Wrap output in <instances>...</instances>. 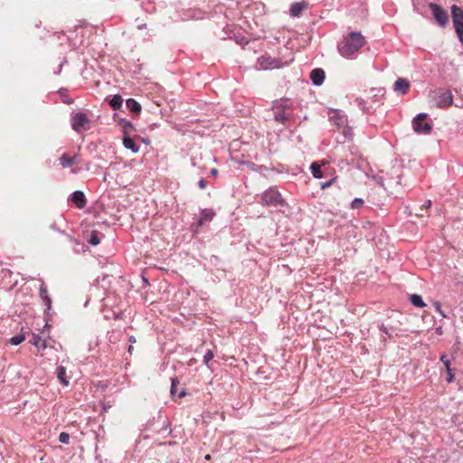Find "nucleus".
Listing matches in <instances>:
<instances>
[{
  "label": "nucleus",
  "instance_id": "obj_1",
  "mask_svg": "<svg viewBox=\"0 0 463 463\" xmlns=\"http://www.w3.org/2000/svg\"><path fill=\"white\" fill-rule=\"evenodd\" d=\"M364 43V37L361 33L352 32L338 44V52L343 57L350 58L356 53Z\"/></svg>",
  "mask_w": 463,
  "mask_h": 463
},
{
  "label": "nucleus",
  "instance_id": "obj_2",
  "mask_svg": "<svg viewBox=\"0 0 463 463\" xmlns=\"http://www.w3.org/2000/svg\"><path fill=\"white\" fill-rule=\"evenodd\" d=\"M262 203L268 206H285L286 201L276 187H269L261 196Z\"/></svg>",
  "mask_w": 463,
  "mask_h": 463
},
{
  "label": "nucleus",
  "instance_id": "obj_3",
  "mask_svg": "<svg viewBox=\"0 0 463 463\" xmlns=\"http://www.w3.org/2000/svg\"><path fill=\"white\" fill-rule=\"evenodd\" d=\"M451 15L457 35L463 44V10L458 5H452Z\"/></svg>",
  "mask_w": 463,
  "mask_h": 463
},
{
  "label": "nucleus",
  "instance_id": "obj_4",
  "mask_svg": "<svg viewBox=\"0 0 463 463\" xmlns=\"http://www.w3.org/2000/svg\"><path fill=\"white\" fill-rule=\"evenodd\" d=\"M71 128L77 133L90 128V119L83 112H77L71 115Z\"/></svg>",
  "mask_w": 463,
  "mask_h": 463
},
{
  "label": "nucleus",
  "instance_id": "obj_5",
  "mask_svg": "<svg viewBox=\"0 0 463 463\" xmlns=\"http://www.w3.org/2000/svg\"><path fill=\"white\" fill-rule=\"evenodd\" d=\"M427 114L420 113L413 118L412 125L416 133L426 135L431 131L432 126L425 122Z\"/></svg>",
  "mask_w": 463,
  "mask_h": 463
},
{
  "label": "nucleus",
  "instance_id": "obj_6",
  "mask_svg": "<svg viewBox=\"0 0 463 463\" xmlns=\"http://www.w3.org/2000/svg\"><path fill=\"white\" fill-rule=\"evenodd\" d=\"M288 105L283 101H276L273 105L274 119L281 124H285L289 119V114L287 112Z\"/></svg>",
  "mask_w": 463,
  "mask_h": 463
},
{
  "label": "nucleus",
  "instance_id": "obj_7",
  "mask_svg": "<svg viewBox=\"0 0 463 463\" xmlns=\"http://www.w3.org/2000/svg\"><path fill=\"white\" fill-rule=\"evenodd\" d=\"M430 9L432 12L433 16L441 27H445L449 23V15L447 12L441 8L439 5L430 3L429 5Z\"/></svg>",
  "mask_w": 463,
  "mask_h": 463
},
{
  "label": "nucleus",
  "instance_id": "obj_8",
  "mask_svg": "<svg viewBox=\"0 0 463 463\" xmlns=\"http://www.w3.org/2000/svg\"><path fill=\"white\" fill-rule=\"evenodd\" d=\"M434 100L438 108L444 109L452 104L453 97L449 90H442L436 94Z\"/></svg>",
  "mask_w": 463,
  "mask_h": 463
},
{
  "label": "nucleus",
  "instance_id": "obj_9",
  "mask_svg": "<svg viewBox=\"0 0 463 463\" xmlns=\"http://www.w3.org/2000/svg\"><path fill=\"white\" fill-rule=\"evenodd\" d=\"M329 120L338 128H344L347 124L346 116L342 114L339 110H331L329 112Z\"/></svg>",
  "mask_w": 463,
  "mask_h": 463
},
{
  "label": "nucleus",
  "instance_id": "obj_10",
  "mask_svg": "<svg viewBox=\"0 0 463 463\" xmlns=\"http://www.w3.org/2000/svg\"><path fill=\"white\" fill-rule=\"evenodd\" d=\"M258 63H259L260 67L263 70L279 67V61L271 58L269 55H263V56L260 57L258 60Z\"/></svg>",
  "mask_w": 463,
  "mask_h": 463
},
{
  "label": "nucleus",
  "instance_id": "obj_11",
  "mask_svg": "<svg viewBox=\"0 0 463 463\" xmlns=\"http://www.w3.org/2000/svg\"><path fill=\"white\" fill-rule=\"evenodd\" d=\"M411 83L407 79L399 78L393 84V90L399 94H406Z\"/></svg>",
  "mask_w": 463,
  "mask_h": 463
},
{
  "label": "nucleus",
  "instance_id": "obj_12",
  "mask_svg": "<svg viewBox=\"0 0 463 463\" xmlns=\"http://www.w3.org/2000/svg\"><path fill=\"white\" fill-rule=\"evenodd\" d=\"M71 201L76 205L77 208L82 209L86 206L85 194L81 191H75L71 195Z\"/></svg>",
  "mask_w": 463,
  "mask_h": 463
},
{
  "label": "nucleus",
  "instance_id": "obj_13",
  "mask_svg": "<svg viewBox=\"0 0 463 463\" xmlns=\"http://www.w3.org/2000/svg\"><path fill=\"white\" fill-rule=\"evenodd\" d=\"M325 77H326L325 71L323 69H320V68L314 69L310 72V79L312 80V83L316 86L322 85L325 80Z\"/></svg>",
  "mask_w": 463,
  "mask_h": 463
},
{
  "label": "nucleus",
  "instance_id": "obj_14",
  "mask_svg": "<svg viewBox=\"0 0 463 463\" xmlns=\"http://www.w3.org/2000/svg\"><path fill=\"white\" fill-rule=\"evenodd\" d=\"M440 361L443 363V364L446 368L447 373H448V377H447L446 381L448 383H452L454 381L455 374H454V369L450 367L449 360L448 359L446 354H442L440 356Z\"/></svg>",
  "mask_w": 463,
  "mask_h": 463
},
{
  "label": "nucleus",
  "instance_id": "obj_15",
  "mask_svg": "<svg viewBox=\"0 0 463 463\" xmlns=\"http://www.w3.org/2000/svg\"><path fill=\"white\" fill-rule=\"evenodd\" d=\"M123 145L127 149L131 150L133 153L139 151V146L129 137V135L123 136Z\"/></svg>",
  "mask_w": 463,
  "mask_h": 463
},
{
  "label": "nucleus",
  "instance_id": "obj_16",
  "mask_svg": "<svg viewBox=\"0 0 463 463\" xmlns=\"http://www.w3.org/2000/svg\"><path fill=\"white\" fill-rule=\"evenodd\" d=\"M29 343L34 345L38 350H43L47 347L46 341L43 340L38 335L33 334Z\"/></svg>",
  "mask_w": 463,
  "mask_h": 463
},
{
  "label": "nucleus",
  "instance_id": "obj_17",
  "mask_svg": "<svg viewBox=\"0 0 463 463\" xmlns=\"http://www.w3.org/2000/svg\"><path fill=\"white\" fill-rule=\"evenodd\" d=\"M307 7L305 2L294 3L290 7V14L294 17L299 16L302 11Z\"/></svg>",
  "mask_w": 463,
  "mask_h": 463
},
{
  "label": "nucleus",
  "instance_id": "obj_18",
  "mask_svg": "<svg viewBox=\"0 0 463 463\" xmlns=\"http://www.w3.org/2000/svg\"><path fill=\"white\" fill-rule=\"evenodd\" d=\"M77 163V156H69L67 154H63L60 157V164L62 165V167H70L72 165Z\"/></svg>",
  "mask_w": 463,
  "mask_h": 463
},
{
  "label": "nucleus",
  "instance_id": "obj_19",
  "mask_svg": "<svg viewBox=\"0 0 463 463\" xmlns=\"http://www.w3.org/2000/svg\"><path fill=\"white\" fill-rule=\"evenodd\" d=\"M126 106L134 114H138L141 111V105L132 98L127 99Z\"/></svg>",
  "mask_w": 463,
  "mask_h": 463
},
{
  "label": "nucleus",
  "instance_id": "obj_20",
  "mask_svg": "<svg viewBox=\"0 0 463 463\" xmlns=\"http://www.w3.org/2000/svg\"><path fill=\"white\" fill-rule=\"evenodd\" d=\"M214 213L213 212L204 209L201 212L200 219L198 220L197 225L203 226L205 222L211 221L213 217Z\"/></svg>",
  "mask_w": 463,
  "mask_h": 463
},
{
  "label": "nucleus",
  "instance_id": "obj_21",
  "mask_svg": "<svg viewBox=\"0 0 463 463\" xmlns=\"http://www.w3.org/2000/svg\"><path fill=\"white\" fill-rule=\"evenodd\" d=\"M123 99L120 95H114L109 101L110 107L114 109H119L122 106Z\"/></svg>",
  "mask_w": 463,
  "mask_h": 463
},
{
  "label": "nucleus",
  "instance_id": "obj_22",
  "mask_svg": "<svg viewBox=\"0 0 463 463\" xmlns=\"http://www.w3.org/2000/svg\"><path fill=\"white\" fill-rule=\"evenodd\" d=\"M410 300L411 304L417 307H423L426 304L423 302L421 297L417 294H412L410 296Z\"/></svg>",
  "mask_w": 463,
  "mask_h": 463
},
{
  "label": "nucleus",
  "instance_id": "obj_23",
  "mask_svg": "<svg viewBox=\"0 0 463 463\" xmlns=\"http://www.w3.org/2000/svg\"><path fill=\"white\" fill-rule=\"evenodd\" d=\"M119 125L123 128L124 135H129V132L134 129L132 123L126 119H121Z\"/></svg>",
  "mask_w": 463,
  "mask_h": 463
},
{
  "label": "nucleus",
  "instance_id": "obj_24",
  "mask_svg": "<svg viewBox=\"0 0 463 463\" xmlns=\"http://www.w3.org/2000/svg\"><path fill=\"white\" fill-rule=\"evenodd\" d=\"M65 375L66 369L63 366H59L57 368V377L64 385L67 386L69 384V382L66 380Z\"/></svg>",
  "mask_w": 463,
  "mask_h": 463
},
{
  "label": "nucleus",
  "instance_id": "obj_25",
  "mask_svg": "<svg viewBox=\"0 0 463 463\" xmlns=\"http://www.w3.org/2000/svg\"><path fill=\"white\" fill-rule=\"evenodd\" d=\"M310 169H311L312 175L315 178L319 179V178L323 177V174L320 169V165L317 163H313L310 166Z\"/></svg>",
  "mask_w": 463,
  "mask_h": 463
},
{
  "label": "nucleus",
  "instance_id": "obj_26",
  "mask_svg": "<svg viewBox=\"0 0 463 463\" xmlns=\"http://www.w3.org/2000/svg\"><path fill=\"white\" fill-rule=\"evenodd\" d=\"M88 242L92 246H97L100 243V240L98 232L92 231Z\"/></svg>",
  "mask_w": 463,
  "mask_h": 463
},
{
  "label": "nucleus",
  "instance_id": "obj_27",
  "mask_svg": "<svg viewBox=\"0 0 463 463\" xmlns=\"http://www.w3.org/2000/svg\"><path fill=\"white\" fill-rule=\"evenodd\" d=\"M50 229H51V230H52V231H54V232H59V233H61V234L65 235V237H66V239L68 240V241H70V242H72V241H73V238H72V236H71V235H70V234H67V233H65L63 231L60 230L56 222L52 223V224L50 225Z\"/></svg>",
  "mask_w": 463,
  "mask_h": 463
},
{
  "label": "nucleus",
  "instance_id": "obj_28",
  "mask_svg": "<svg viewBox=\"0 0 463 463\" xmlns=\"http://www.w3.org/2000/svg\"><path fill=\"white\" fill-rule=\"evenodd\" d=\"M24 335H16L14 336H13L11 339H10V343L14 345H17L19 344H21L22 342L24 341Z\"/></svg>",
  "mask_w": 463,
  "mask_h": 463
},
{
  "label": "nucleus",
  "instance_id": "obj_29",
  "mask_svg": "<svg viewBox=\"0 0 463 463\" xmlns=\"http://www.w3.org/2000/svg\"><path fill=\"white\" fill-rule=\"evenodd\" d=\"M178 384H179V380L176 377L171 379L170 392H171L172 396H175L176 394Z\"/></svg>",
  "mask_w": 463,
  "mask_h": 463
},
{
  "label": "nucleus",
  "instance_id": "obj_30",
  "mask_svg": "<svg viewBox=\"0 0 463 463\" xmlns=\"http://www.w3.org/2000/svg\"><path fill=\"white\" fill-rule=\"evenodd\" d=\"M364 205V200L361 198H355L351 203V207L353 209H359Z\"/></svg>",
  "mask_w": 463,
  "mask_h": 463
},
{
  "label": "nucleus",
  "instance_id": "obj_31",
  "mask_svg": "<svg viewBox=\"0 0 463 463\" xmlns=\"http://www.w3.org/2000/svg\"><path fill=\"white\" fill-rule=\"evenodd\" d=\"M214 354L212 350H208L203 355V364L208 365L209 362L213 358Z\"/></svg>",
  "mask_w": 463,
  "mask_h": 463
},
{
  "label": "nucleus",
  "instance_id": "obj_32",
  "mask_svg": "<svg viewBox=\"0 0 463 463\" xmlns=\"http://www.w3.org/2000/svg\"><path fill=\"white\" fill-rule=\"evenodd\" d=\"M70 440V435L66 432H61L59 435V441L62 444H68Z\"/></svg>",
  "mask_w": 463,
  "mask_h": 463
},
{
  "label": "nucleus",
  "instance_id": "obj_33",
  "mask_svg": "<svg viewBox=\"0 0 463 463\" xmlns=\"http://www.w3.org/2000/svg\"><path fill=\"white\" fill-rule=\"evenodd\" d=\"M40 296L43 299L49 297L47 288L44 284H42L40 287Z\"/></svg>",
  "mask_w": 463,
  "mask_h": 463
},
{
  "label": "nucleus",
  "instance_id": "obj_34",
  "mask_svg": "<svg viewBox=\"0 0 463 463\" xmlns=\"http://www.w3.org/2000/svg\"><path fill=\"white\" fill-rule=\"evenodd\" d=\"M343 133L347 139H350L352 137V131L350 128H346V126L344 127Z\"/></svg>",
  "mask_w": 463,
  "mask_h": 463
},
{
  "label": "nucleus",
  "instance_id": "obj_35",
  "mask_svg": "<svg viewBox=\"0 0 463 463\" xmlns=\"http://www.w3.org/2000/svg\"><path fill=\"white\" fill-rule=\"evenodd\" d=\"M198 186L201 188V189H205L206 186H207V182L204 180V179H200L199 182H198Z\"/></svg>",
  "mask_w": 463,
  "mask_h": 463
},
{
  "label": "nucleus",
  "instance_id": "obj_36",
  "mask_svg": "<svg viewBox=\"0 0 463 463\" xmlns=\"http://www.w3.org/2000/svg\"><path fill=\"white\" fill-rule=\"evenodd\" d=\"M44 301V304L46 306V308L47 309H50L51 308V306H52V300H51V298L48 297V298H45L43 299Z\"/></svg>",
  "mask_w": 463,
  "mask_h": 463
},
{
  "label": "nucleus",
  "instance_id": "obj_37",
  "mask_svg": "<svg viewBox=\"0 0 463 463\" xmlns=\"http://www.w3.org/2000/svg\"><path fill=\"white\" fill-rule=\"evenodd\" d=\"M435 307H436V310L442 316V317H446L445 314L443 313V311L441 310L440 308V304L439 303H436L435 304Z\"/></svg>",
  "mask_w": 463,
  "mask_h": 463
},
{
  "label": "nucleus",
  "instance_id": "obj_38",
  "mask_svg": "<svg viewBox=\"0 0 463 463\" xmlns=\"http://www.w3.org/2000/svg\"><path fill=\"white\" fill-rule=\"evenodd\" d=\"M431 204V202L429 200L428 202L425 203V204L422 205V207L420 208V211H422L424 208H429Z\"/></svg>",
  "mask_w": 463,
  "mask_h": 463
},
{
  "label": "nucleus",
  "instance_id": "obj_39",
  "mask_svg": "<svg viewBox=\"0 0 463 463\" xmlns=\"http://www.w3.org/2000/svg\"><path fill=\"white\" fill-rule=\"evenodd\" d=\"M211 175L216 176L218 175V170L216 168H213L210 171Z\"/></svg>",
  "mask_w": 463,
  "mask_h": 463
},
{
  "label": "nucleus",
  "instance_id": "obj_40",
  "mask_svg": "<svg viewBox=\"0 0 463 463\" xmlns=\"http://www.w3.org/2000/svg\"><path fill=\"white\" fill-rule=\"evenodd\" d=\"M185 395V392L183 390L178 393V397H184Z\"/></svg>",
  "mask_w": 463,
  "mask_h": 463
},
{
  "label": "nucleus",
  "instance_id": "obj_41",
  "mask_svg": "<svg viewBox=\"0 0 463 463\" xmlns=\"http://www.w3.org/2000/svg\"><path fill=\"white\" fill-rule=\"evenodd\" d=\"M129 342H131V343H136V339H135V337H134L133 335H131V336L129 337Z\"/></svg>",
  "mask_w": 463,
  "mask_h": 463
},
{
  "label": "nucleus",
  "instance_id": "obj_42",
  "mask_svg": "<svg viewBox=\"0 0 463 463\" xmlns=\"http://www.w3.org/2000/svg\"><path fill=\"white\" fill-rule=\"evenodd\" d=\"M132 350H133V346L132 345H129L128 347V352L131 354L132 353Z\"/></svg>",
  "mask_w": 463,
  "mask_h": 463
},
{
  "label": "nucleus",
  "instance_id": "obj_43",
  "mask_svg": "<svg viewBox=\"0 0 463 463\" xmlns=\"http://www.w3.org/2000/svg\"><path fill=\"white\" fill-rule=\"evenodd\" d=\"M381 330H383V331H384L385 333H387V330H386V328H385L383 326H382Z\"/></svg>",
  "mask_w": 463,
  "mask_h": 463
},
{
  "label": "nucleus",
  "instance_id": "obj_44",
  "mask_svg": "<svg viewBox=\"0 0 463 463\" xmlns=\"http://www.w3.org/2000/svg\"><path fill=\"white\" fill-rule=\"evenodd\" d=\"M205 458H206V459H209V458H210V455H207V456L205 457Z\"/></svg>",
  "mask_w": 463,
  "mask_h": 463
}]
</instances>
